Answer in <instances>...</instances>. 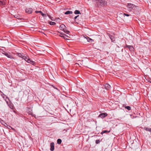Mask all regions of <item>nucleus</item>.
<instances>
[{"instance_id": "obj_17", "label": "nucleus", "mask_w": 151, "mask_h": 151, "mask_svg": "<svg viewBox=\"0 0 151 151\" xmlns=\"http://www.w3.org/2000/svg\"><path fill=\"white\" fill-rule=\"evenodd\" d=\"M74 13L75 14H80V12L78 10H76L74 12Z\"/></svg>"}, {"instance_id": "obj_34", "label": "nucleus", "mask_w": 151, "mask_h": 151, "mask_svg": "<svg viewBox=\"0 0 151 151\" xmlns=\"http://www.w3.org/2000/svg\"><path fill=\"white\" fill-rule=\"evenodd\" d=\"M149 82L151 83V79L149 80Z\"/></svg>"}, {"instance_id": "obj_23", "label": "nucleus", "mask_w": 151, "mask_h": 151, "mask_svg": "<svg viewBox=\"0 0 151 151\" xmlns=\"http://www.w3.org/2000/svg\"><path fill=\"white\" fill-rule=\"evenodd\" d=\"M35 13H40L41 14V13H42V12L41 11H36L35 12Z\"/></svg>"}, {"instance_id": "obj_9", "label": "nucleus", "mask_w": 151, "mask_h": 151, "mask_svg": "<svg viewBox=\"0 0 151 151\" xmlns=\"http://www.w3.org/2000/svg\"><path fill=\"white\" fill-rule=\"evenodd\" d=\"M83 38L84 39H86L87 40L88 42H91L93 41V40H92L90 38L88 37L84 36Z\"/></svg>"}, {"instance_id": "obj_5", "label": "nucleus", "mask_w": 151, "mask_h": 151, "mask_svg": "<svg viewBox=\"0 0 151 151\" xmlns=\"http://www.w3.org/2000/svg\"><path fill=\"white\" fill-rule=\"evenodd\" d=\"M107 116V114L106 113H103L101 114L99 116L101 118H103Z\"/></svg>"}, {"instance_id": "obj_18", "label": "nucleus", "mask_w": 151, "mask_h": 151, "mask_svg": "<svg viewBox=\"0 0 151 151\" xmlns=\"http://www.w3.org/2000/svg\"><path fill=\"white\" fill-rule=\"evenodd\" d=\"M49 23L51 25H54L56 23L55 22H52L50 21L49 22Z\"/></svg>"}, {"instance_id": "obj_32", "label": "nucleus", "mask_w": 151, "mask_h": 151, "mask_svg": "<svg viewBox=\"0 0 151 151\" xmlns=\"http://www.w3.org/2000/svg\"><path fill=\"white\" fill-rule=\"evenodd\" d=\"M62 142H57V143L59 145H60L61 144Z\"/></svg>"}, {"instance_id": "obj_29", "label": "nucleus", "mask_w": 151, "mask_h": 151, "mask_svg": "<svg viewBox=\"0 0 151 151\" xmlns=\"http://www.w3.org/2000/svg\"><path fill=\"white\" fill-rule=\"evenodd\" d=\"M57 142H62V140L60 139H58L57 140Z\"/></svg>"}, {"instance_id": "obj_28", "label": "nucleus", "mask_w": 151, "mask_h": 151, "mask_svg": "<svg viewBox=\"0 0 151 151\" xmlns=\"http://www.w3.org/2000/svg\"><path fill=\"white\" fill-rule=\"evenodd\" d=\"M48 16L52 20H53V19H52V17H51V16L50 15H48Z\"/></svg>"}, {"instance_id": "obj_33", "label": "nucleus", "mask_w": 151, "mask_h": 151, "mask_svg": "<svg viewBox=\"0 0 151 151\" xmlns=\"http://www.w3.org/2000/svg\"><path fill=\"white\" fill-rule=\"evenodd\" d=\"M96 142H99V140H96Z\"/></svg>"}, {"instance_id": "obj_15", "label": "nucleus", "mask_w": 151, "mask_h": 151, "mask_svg": "<svg viewBox=\"0 0 151 151\" xmlns=\"http://www.w3.org/2000/svg\"><path fill=\"white\" fill-rule=\"evenodd\" d=\"M73 13L72 11H68L65 12V14H72Z\"/></svg>"}, {"instance_id": "obj_25", "label": "nucleus", "mask_w": 151, "mask_h": 151, "mask_svg": "<svg viewBox=\"0 0 151 151\" xmlns=\"http://www.w3.org/2000/svg\"><path fill=\"white\" fill-rule=\"evenodd\" d=\"M123 15H125L126 16H127V17H128L129 16V15L128 14H126L125 13H124L123 14Z\"/></svg>"}, {"instance_id": "obj_2", "label": "nucleus", "mask_w": 151, "mask_h": 151, "mask_svg": "<svg viewBox=\"0 0 151 151\" xmlns=\"http://www.w3.org/2000/svg\"><path fill=\"white\" fill-rule=\"evenodd\" d=\"M60 29L63 30L66 34H68L70 32L68 30H66L65 26L64 24H62L60 26Z\"/></svg>"}, {"instance_id": "obj_20", "label": "nucleus", "mask_w": 151, "mask_h": 151, "mask_svg": "<svg viewBox=\"0 0 151 151\" xmlns=\"http://www.w3.org/2000/svg\"><path fill=\"white\" fill-rule=\"evenodd\" d=\"M110 132V131H107V130H104V131H103L101 132V134H103L104 133H108V132Z\"/></svg>"}, {"instance_id": "obj_21", "label": "nucleus", "mask_w": 151, "mask_h": 151, "mask_svg": "<svg viewBox=\"0 0 151 151\" xmlns=\"http://www.w3.org/2000/svg\"><path fill=\"white\" fill-rule=\"evenodd\" d=\"M125 108L128 110H131V108L130 106H126L125 107Z\"/></svg>"}, {"instance_id": "obj_27", "label": "nucleus", "mask_w": 151, "mask_h": 151, "mask_svg": "<svg viewBox=\"0 0 151 151\" xmlns=\"http://www.w3.org/2000/svg\"><path fill=\"white\" fill-rule=\"evenodd\" d=\"M78 17H79V15H77V16H76V17H74L75 20H76L77 18Z\"/></svg>"}, {"instance_id": "obj_24", "label": "nucleus", "mask_w": 151, "mask_h": 151, "mask_svg": "<svg viewBox=\"0 0 151 151\" xmlns=\"http://www.w3.org/2000/svg\"><path fill=\"white\" fill-rule=\"evenodd\" d=\"M42 16L43 17H45L46 16V14H43L42 12L41 14Z\"/></svg>"}, {"instance_id": "obj_8", "label": "nucleus", "mask_w": 151, "mask_h": 151, "mask_svg": "<svg viewBox=\"0 0 151 151\" xmlns=\"http://www.w3.org/2000/svg\"><path fill=\"white\" fill-rule=\"evenodd\" d=\"M104 86L105 88L107 90H109L111 87V86L108 83L105 84Z\"/></svg>"}, {"instance_id": "obj_13", "label": "nucleus", "mask_w": 151, "mask_h": 151, "mask_svg": "<svg viewBox=\"0 0 151 151\" xmlns=\"http://www.w3.org/2000/svg\"><path fill=\"white\" fill-rule=\"evenodd\" d=\"M2 1H0V5L2 4L3 5H4L5 3V1L7 0H1Z\"/></svg>"}, {"instance_id": "obj_6", "label": "nucleus", "mask_w": 151, "mask_h": 151, "mask_svg": "<svg viewBox=\"0 0 151 151\" xmlns=\"http://www.w3.org/2000/svg\"><path fill=\"white\" fill-rule=\"evenodd\" d=\"M32 9L31 8H27L25 9L26 12L28 13V14H30L32 13Z\"/></svg>"}, {"instance_id": "obj_35", "label": "nucleus", "mask_w": 151, "mask_h": 151, "mask_svg": "<svg viewBox=\"0 0 151 151\" xmlns=\"http://www.w3.org/2000/svg\"><path fill=\"white\" fill-rule=\"evenodd\" d=\"M99 142H96V144H98L99 143Z\"/></svg>"}, {"instance_id": "obj_12", "label": "nucleus", "mask_w": 151, "mask_h": 151, "mask_svg": "<svg viewBox=\"0 0 151 151\" xmlns=\"http://www.w3.org/2000/svg\"><path fill=\"white\" fill-rule=\"evenodd\" d=\"M27 62L28 63H31V64L33 65H34L35 64V62L30 60V59H27Z\"/></svg>"}, {"instance_id": "obj_22", "label": "nucleus", "mask_w": 151, "mask_h": 151, "mask_svg": "<svg viewBox=\"0 0 151 151\" xmlns=\"http://www.w3.org/2000/svg\"><path fill=\"white\" fill-rule=\"evenodd\" d=\"M18 56L20 57H21V58H22V57L23 56H24L23 55H22L20 53H19V54H18Z\"/></svg>"}, {"instance_id": "obj_7", "label": "nucleus", "mask_w": 151, "mask_h": 151, "mask_svg": "<svg viewBox=\"0 0 151 151\" xmlns=\"http://www.w3.org/2000/svg\"><path fill=\"white\" fill-rule=\"evenodd\" d=\"M50 150L53 151L54 150V144L53 142H52L50 144Z\"/></svg>"}, {"instance_id": "obj_14", "label": "nucleus", "mask_w": 151, "mask_h": 151, "mask_svg": "<svg viewBox=\"0 0 151 151\" xmlns=\"http://www.w3.org/2000/svg\"><path fill=\"white\" fill-rule=\"evenodd\" d=\"M109 37L112 42H114V41H115L114 37L112 35H110Z\"/></svg>"}, {"instance_id": "obj_30", "label": "nucleus", "mask_w": 151, "mask_h": 151, "mask_svg": "<svg viewBox=\"0 0 151 151\" xmlns=\"http://www.w3.org/2000/svg\"><path fill=\"white\" fill-rule=\"evenodd\" d=\"M60 36L62 37H63V38H64V39H66L65 38V37L64 36Z\"/></svg>"}, {"instance_id": "obj_31", "label": "nucleus", "mask_w": 151, "mask_h": 151, "mask_svg": "<svg viewBox=\"0 0 151 151\" xmlns=\"http://www.w3.org/2000/svg\"><path fill=\"white\" fill-rule=\"evenodd\" d=\"M83 60H82V63H80L81 65H83Z\"/></svg>"}, {"instance_id": "obj_3", "label": "nucleus", "mask_w": 151, "mask_h": 151, "mask_svg": "<svg viewBox=\"0 0 151 151\" xmlns=\"http://www.w3.org/2000/svg\"><path fill=\"white\" fill-rule=\"evenodd\" d=\"M73 58V56L71 54H68L66 56V59L68 61L71 60Z\"/></svg>"}, {"instance_id": "obj_4", "label": "nucleus", "mask_w": 151, "mask_h": 151, "mask_svg": "<svg viewBox=\"0 0 151 151\" xmlns=\"http://www.w3.org/2000/svg\"><path fill=\"white\" fill-rule=\"evenodd\" d=\"M127 6L129 9V10H131L132 9H134L136 7L134 5L130 3L128 4Z\"/></svg>"}, {"instance_id": "obj_16", "label": "nucleus", "mask_w": 151, "mask_h": 151, "mask_svg": "<svg viewBox=\"0 0 151 151\" xmlns=\"http://www.w3.org/2000/svg\"><path fill=\"white\" fill-rule=\"evenodd\" d=\"M144 129L146 131H149L151 132V128H148L147 127H145Z\"/></svg>"}, {"instance_id": "obj_36", "label": "nucleus", "mask_w": 151, "mask_h": 151, "mask_svg": "<svg viewBox=\"0 0 151 151\" xmlns=\"http://www.w3.org/2000/svg\"><path fill=\"white\" fill-rule=\"evenodd\" d=\"M18 16H17L16 17V18H18Z\"/></svg>"}, {"instance_id": "obj_19", "label": "nucleus", "mask_w": 151, "mask_h": 151, "mask_svg": "<svg viewBox=\"0 0 151 151\" xmlns=\"http://www.w3.org/2000/svg\"><path fill=\"white\" fill-rule=\"evenodd\" d=\"M22 58H23V59H24L27 62V59H29L28 58H27V57L25 56H23L22 57Z\"/></svg>"}, {"instance_id": "obj_26", "label": "nucleus", "mask_w": 151, "mask_h": 151, "mask_svg": "<svg viewBox=\"0 0 151 151\" xmlns=\"http://www.w3.org/2000/svg\"><path fill=\"white\" fill-rule=\"evenodd\" d=\"M65 35L67 37H70V35Z\"/></svg>"}, {"instance_id": "obj_1", "label": "nucleus", "mask_w": 151, "mask_h": 151, "mask_svg": "<svg viewBox=\"0 0 151 151\" xmlns=\"http://www.w3.org/2000/svg\"><path fill=\"white\" fill-rule=\"evenodd\" d=\"M93 1L96 2L95 5L98 6L104 5L106 4V2L103 0H93Z\"/></svg>"}, {"instance_id": "obj_10", "label": "nucleus", "mask_w": 151, "mask_h": 151, "mask_svg": "<svg viewBox=\"0 0 151 151\" xmlns=\"http://www.w3.org/2000/svg\"><path fill=\"white\" fill-rule=\"evenodd\" d=\"M125 47H127L129 49L130 51H132L134 49V48L133 46L131 45H126Z\"/></svg>"}, {"instance_id": "obj_11", "label": "nucleus", "mask_w": 151, "mask_h": 151, "mask_svg": "<svg viewBox=\"0 0 151 151\" xmlns=\"http://www.w3.org/2000/svg\"><path fill=\"white\" fill-rule=\"evenodd\" d=\"M4 55L6 56L8 58H11V59H14L13 57L11 55L7 53H5L4 54Z\"/></svg>"}]
</instances>
